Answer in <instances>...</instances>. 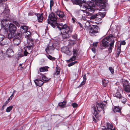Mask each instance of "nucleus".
Returning a JSON list of instances; mask_svg holds the SVG:
<instances>
[{
    "mask_svg": "<svg viewBox=\"0 0 130 130\" xmlns=\"http://www.w3.org/2000/svg\"><path fill=\"white\" fill-rule=\"evenodd\" d=\"M74 1L76 4L80 6H83V8H85V10H81L84 12L87 13L88 11L93 12L94 11L93 8L95 6L93 2L90 1L86 2L83 0H74Z\"/></svg>",
    "mask_w": 130,
    "mask_h": 130,
    "instance_id": "obj_1",
    "label": "nucleus"
},
{
    "mask_svg": "<svg viewBox=\"0 0 130 130\" xmlns=\"http://www.w3.org/2000/svg\"><path fill=\"white\" fill-rule=\"evenodd\" d=\"M61 31L62 37L63 39H67L69 38L68 33L72 31V29L66 24L62 23L59 24V26L57 27Z\"/></svg>",
    "mask_w": 130,
    "mask_h": 130,
    "instance_id": "obj_2",
    "label": "nucleus"
},
{
    "mask_svg": "<svg viewBox=\"0 0 130 130\" xmlns=\"http://www.w3.org/2000/svg\"><path fill=\"white\" fill-rule=\"evenodd\" d=\"M115 38L112 35H110L103 39L102 41V45L105 47H107L109 46V43L107 41L109 42L111 41L109 44L110 47L108 49L109 53L111 52L112 50L114 44L115 42Z\"/></svg>",
    "mask_w": 130,
    "mask_h": 130,
    "instance_id": "obj_3",
    "label": "nucleus"
},
{
    "mask_svg": "<svg viewBox=\"0 0 130 130\" xmlns=\"http://www.w3.org/2000/svg\"><path fill=\"white\" fill-rule=\"evenodd\" d=\"M105 106V104H103L102 103H97L96 104V106H93L94 112L93 113V120L95 122H96V120L95 118L97 119H98L99 118L98 113L97 111V109L99 112L103 110L104 113V108Z\"/></svg>",
    "mask_w": 130,
    "mask_h": 130,
    "instance_id": "obj_4",
    "label": "nucleus"
},
{
    "mask_svg": "<svg viewBox=\"0 0 130 130\" xmlns=\"http://www.w3.org/2000/svg\"><path fill=\"white\" fill-rule=\"evenodd\" d=\"M10 10L6 7L3 12V14L4 19H3L1 22V25L4 27H7L9 23L8 22L9 20H11L12 18L9 14Z\"/></svg>",
    "mask_w": 130,
    "mask_h": 130,
    "instance_id": "obj_5",
    "label": "nucleus"
},
{
    "mask_svg": "<svg viewBox=\"0 0 130 130\" xmlns=\"http://www.w3.org/2000/svg\"><path fill=\"white\" fill-rule=\"evenodd\" d=\"M57 19V16L54 13L51 12L48 16L47 19V23L50 24L54 28L57 27L59 26L56 22Z\"/></svg>",
    "mask_w": 130,
    "mask_h": 130,
    "instance_id": "obj_6",
    "label": "nucleus"
},
{
    "mask_svg": "<svg viewBox=\"0 0 130 130\" xmlns=\"http://www.w3.org/2000/svg\"><path fill=\"white\" fill-rule=\"evenodd\" d=\"M100 30L99 27L97 25H92L89 29V34L91 36H95L96 33L99 32Z\"/></svg>",
    "mask_w": 130,
    "mask_h": 130,
    "instance_id": "obj_7",
    "label": "nucleus"
},
{
    "mask_svg": "<svg viewBox=\"0 0 130 130\" xmlns=\"http://www.w3.org/2000/svg\"><path fill=\"white\" fill-rule=\"evenodd\" d=\"M22 33L21 31L17 33V45L19 44L22 39Z\"/></svg>",
    "mask_w": 130,
    "mask_h": 130,
    "instance_id": "obj_8",
    "label": "nucleus"
},
{
    "mask_svg": "<svg viewBox=\"0 0 130 130\" xmlns=\"http://www.w3.org/2000/svg\"><path fill=\"white\" fill-rule=\"evenodd\" d=\"M73 56L69 60L67 61L68 62H69L71 61H74L75 60L76 58V56L78 53V51L75 49L73 50Z\"/></svg>",
    "mask_w": 130,
    "mask_h": 130,
    "instance_id": "obj_9",
    "label": "nucleus"
},
{
    "mask_svg": "<svg viewBox=\"0 0 130 130\" xmlns=\"http://www.w3.org/2000/svg\"><path fill=\"white\" fill-rule=\"evenodd\" d=\"M9 31L15 32L16 30V27L13 23H10L9 24Z\"/></svg>",
    "mask_w": 130,
    "mask_h": 130,
    "instance_id": "obj_10",
    "label": "nucleus"
},
{
    "mask_svg": "<svg viewBox=\"0 0 130 130\" xmlns=\"http://www.w3.org/2000/svg\"><path fill=\"white\" fill-rule=\"evenodd\" d=\"M6 54L8 57L10 58L14 54V52L12 49L9 48L7 50Z\"/></svg>",
    "mask_w": 130,
    "mask_h": 130,
    "instance_id": "obj_11",
    "label": "nucleus"
},
{
    "mask_svg": "<svg viewBox=\"0 0 130 130\" xmlns=\"http://www.w3.org/2000/svg\"><path fill=\"white\" fill-rule=\"evenodd\" d=\"M55 49V48L53 44H50L45 49V51L47 53H49L51 51H52Z\"/></svg>",
    "mask_w": 130,
    "mask_h": 130,
    "instance_id": "obj_12",
    "label": "nucleus"
},
{
    "mask_svg": "<svg viewBox=\"0 0 130 130\" xmlns=\"http://www.w3.org/2000/svg\"><path fill=\"white\" fill-rule=\"evenodd\" d=\"M62 52L67 55H70L71 53L69 48L67 47H64L61 48Z\"/></svg>",
    "mask_w": 130,
    "mask_h": 130,
    "instance_id": "obj_13",
    "label": "nucleus"
},
{
    "mask_svg": "<svg viewBox=\"0 0 130 130\" xmlns=\"http://www.w3.org/2000/svg\"><path fill=\"white\" fill-rule=\"evenodd\" d=\"M34 82L37 86L41 87L43 84V82L41 80L38 79H37L34 80Z\"/></svg>",
    "mask_w": 130,
    "mask_h": 130,
    "instance_id": "obj_14",
    "label": "nucleus"
},
{
    "mask_svg": "<svg viewBox=\"0 0 130 130\" xmlns=\"http://www.w3.org/2000/svg\"><path fill=\"white\" fill-rule=\"evenodd\" d=\"M35 15H37V17L38 21L39 22H41L43 21V14H41L34 13Z\"/></svg>",
    "mask_w": 130,
    "mask_h": 130,
    "instance_id": "obj_15",
    "label": "nucleus"
},
{
    "mask_svg": "<svg viewBox=\"0 0 130 130\" xmlns=\"http://www.w3.org/2000/svg\"><path fill=\"white\" fill-rule=\"evenodd\" d=\"M104 14V13H101V12H99L98 14H93L92 15L90 18V19L91 20H93L94 19L96 18L99 15H102V16H101V17H104V16H103V14Z\"/></svg>",
    "mask_w": 130,
    "mask_h": 130,
    "instance_id": "obj_16",
    "label": "nucleus"
},
{
    "mask_svg": "<svg viewBox=\"0 0 130 130\" xmlns=\"http://www.w3.org/2000/svg\"><path fill=\"white\" fill-rule=\"evenodd\" d=\"M57 15L59 17L63 18L64 16V14L63 12L60 10H58L56 12Z\"/></svg>",
    "mask_w": 130,
    "mask_h": 130,
    "instance_id": "obj_17",
    "label": "nucleus"
},
{
    "mask_svg": "<svg viewBox=\"0 0 130 130\" xmlns=\"http://www.w3.org/2000/svg\"><path fill=\"white\" fill-rule=\"evenodd\" d=\"M27 45H29L30 46L33 45V40L31 38H28L27 39Z\"/></svg>",
    "mask_w": 130,
    "mask_h": 130,
    "instance_id": "obj_18",
    "label": "nucleus"
},
{
    "mask_svg": "<svg viewBox=\"0 0 130 130\" xmlns=\"http://www.w3.org/2000/svg\"><path fill=\"white\" fill-rule=\"evenodd\" d=\"M106 128L107 129L109 130H113V125L112 124L107 123H106Z\"/></svg>",
    "mask_w": 130,
    "mask_h": 130,
    "instance_id": "obj_19",
    "label": "nucleus"
},
{
    "mask_svg": "<svg viewBox=\"0 0 130 130\" xmlns=\"http://www.w3.org/2000/svg\"><path fill=\"white\" fill-rule=\"evenodd\" d=\"M9 33L8 35V38L9 39H11L14 37L15 35V32H13V31H9Z\"/></svg>",
    "mask_w": 130,
    "mask_h": 130,
    "instance_id": "obj_20",
    "label": "nucleus"
},
{
    "mask_svg": "<svg viewBox=\"0 0 130 130\" xmlns=\"http://www.w3.org/2000/svg\"><path fill=\"white\" fill-rule=\"evenodd\" d=\"M48 68L49 67L46 66L42 67L40 68L39 71L40 72L47 71H48Z\"/></svg>",
    "mask_w": 130,
    "mask_h": 130,
    "instance_id": "obj_21",
    "label": "nucleus"
},
{
    "mask_svg": "<svg viewBox=\"0 0 130 130\" xmlns=\"http://www.w3.org/2000/svg\"><path fill=\"white\" fill-rule=\"evenodd\" d=\"M18 56L17 57L18 58L19 57H21L23 56V55L21 54V52L22 51V48L20 47V46H18Z\"/></svg>",
    "mask_w": 130,
    "mask_h": 130,
    "instance_id": "obj_22",
    "label": "nucleus"
},
{
    "mask_svg": "<svg viewBox=\"0 0 130 130\" xmlns=\"http://www.w3.org/2000/svg\"><path fill=\"white\" fill-rule=\"evenodd\" d=\"M21 29L22 30L21 31L22 33H24L28 30V27L26 26H22L21 27Z\"/></svg>",
    "mask_w": 130,
    "mask_h": 130,
    "instance_id": "obj_23",
    "label": "nucleus"
},
{
    "mask_svg": "<svg viewBox=\"0 0 130 130\" xmlns=\"http://www.w3.org/2000/svg\"><path fill=\"white\" fill-rule=\"evenodd\" d=\"M124 89L126 92H130V86L128 84L125 85Z\"/></svg>",
    "mask_w": 130,
    "mask_h": 130,
    "instance_id": "obj_24",
    "label": "nucleus"
},
{
    "mask_svg": "<svg viewBox=\"0 0 130 130\" xmlns=\"http://www.w3.org/2000/svg\"><path fill=\"white\" fill-rule=\"evenodd\" d=\"M24 33L25 34V38L27 39L28 38H30L31 32H30L27 31Z\"/></svg>",
    "mask_w": 130,
    "mask_h": 130,
    "instance_id": "obj_25",
    "label": "nucleus"
},
{
    "mask_svg": "<svg viewBox=\"0 0 130 130\" xmlns=\"http://www.w3.org/2000/svg\"><path fill=\"white\" fill-rule=\"evenodd\" d=\"M60 68L58 67H57L56 68V72L54 74L56 75H59L60 74Z\"/></svg>",
    "mask_w": 130,
    "mask_h": 130,
    "instance_id": "obj_26",
    "label": "nucleus"
},
{
    "mask_svg": "<svg viewBox=\"0 0 130 130\" xmlns=\"http://www.w3.org/2000/svg\"><path fill=\"white\" fill-rule=\"evenodd\" d=\"M93 1H95L96 0H93ZM107 0H97V1L98 3L101 4V6L103 5L105 3H106Z\"/></svg>",
    "mask_w": 130,
    "mask_h": 130,
    "instance_id": "obj_27",
    "label": "nucleus"
},
{
    "mask_svg": "<svg viewBox=\"0 0 130 130\" xmlns=\"http://www.w3.org/2000/svg\"><path fill=\"white\" fill-rule=\"evenodd\" d=\"M113 111L114 112H120L121 111L120 109L118 107H115L113 109Z\"/></svg>",
    "mask_w": 130,
    "mask_h": 130,
    "instance_id": "obj_28",
    "label": "nucleus"
},
{
    "mask_svg": "<svg viewBox=\"0 0 130 130\" xmlns=\"http://www.w3.org/2000/svg\"><path fill=\"white\" fill-rule=\"evenodd\" d=\"M66 104V102H62L59 103L58 105L59 106H60L62 107H64Z\"/></svg>",
    "mask_w": 130,
    "mask_h": 130,
    "instance_id": "obj_29",
    "label": "nucleus"
},
{
    "mask_svg": "<svg viewBox=\"0 0 130 130\" xmlns=\"http://www.w3.org/2000/svg\"><path fill=\"white\" fill-rule=\"evenodd\" d=\"M27 48L28 50H29L28 51L31 52L33 49V46H30V45H27Z\"/></svg>",
    "mask_w": 130,
    "mask_h": 130,
    "instance_id": "obj_30",
    "label": "nucleus"
},
{
    "mask_svg": "<svg viewBox=\"0 0 130 130\" xmlns=\"http://www.w3.org/2000/svg\"><path fill=\"white\" fill-rule=\"evenodd\" d=\"M7 44L8 43L7 41L0 42V45L1 46H4V45H7Z\"/></svg>",
    "mask_w": 130,
    "mask_h": 130,
    "instance_id": "obj_31",
    "label": "nucleus"
},
{
    "mask_svg": "<svg viewBox=\"0 0 130 130\" xmlns=\"http://www.w3.org/2000/svg\"><path fill=\"white\" fill-rule=\"evenodd\" d=\"M115 95V96L119 99H120L121 97V95L119 92H116Z\"/></svg>",
    "mask_w": 130,
    "mask_h": 130,
    "instance_id": "obj_32",
    "label": "nucleus"
},
{
    "mask_svg": "<svg viewBox=\"0 0 130 130\" xmlns=\"http://www.w3.org/2000/svg\"><path fill=\"white\" fill-rule=\"evenodd\" d=\"M120 48L119 49L118 48H118L117 50V55L116 56H117V57H118L119 56V55L121 52V48H120Z\"/></svg>",
    "mask_w": 130,
    "mask_h": 130,
    "instance_id": "obj_33",
    "label": "nucleus"
},
{
    "mask_svg": "<svg viewBox=\"0 0 130 130\" xmlns=\"http://www.w3.org/2000/svg\"><path fill=\"white\" fill-rule=\"evenodd\" d=\"M12 106H10L8 107L6 110V111L7 112H9L12 109Z\"/></svg>",
    "mask_w": 130,
    "mask_h": 130,
    "instance_id": "obj_34",
    "label": "nucleus"
},
{
    "mask_svg": "<svg viewBox=\"0 0 130 130\" xmlns=\"http://www.w3.org/2000/svg\"><path fill=\"white\" fill-rule=\"evenodd\" d=\"M42 78L43 80L45 81H48L49 80V79L47 78V77L44 75H42Z\"/></svg>",
    "mask_w": 130,
    "mask_h": 130,
    "instance_id": "obj_35",
    "label": "nucleus"
},
{
    "mask_svg": "<svg viewBox=\"0 0 130 130\" xmlns=\"http://www.w3.org/2000/svg\"><path fill=\"white\" fill-rule=\"evenodd\" d=\"M127 100V99L124 97H122L121 99V101L123 103L125 104Z\"/></svg>",
    "mask_w": 130,
    "mask_h": 130,
    "instance_id": "obj_36",
    "label": "nucleus"
},
{
    "mask_svg": "<svg viewBox=\"0 0 130 130\" xmlns=\"http://www.w3.org/2000/svg\"><path fill=\"white\" fill-rule=\"evenodd\" d=\"M22 64H20V66L18 67V71H20L22 70L23 68L22 67Z\"/></svg>",
    "mask_w": 130,
    "mask_h": 130,
    "instance_id": "obj_37",
    "label": "nucleus"
},
{
    "mask_svg": "<svg viewBox=\"0 0 130 130\" xmlns=\"http://www.w3.org/2000/svg\"><path fill=\"white\" fill-rule=\"evenodd\" d=\"M47 57L48 58L52 60H55V58L53 57L50 55H48V56H47Z\"/></svg>",
    "mask_w": 130,
    "mask_h": 130,
    "instance_id": "obj_38",
    "label": "nucleus"
},
{
    "mask_svg": "<svg viewBox=\"0 0 130 130\" xmlns=\"http://www.w3.org/2000/svg\"><path fill=\"white\" fill-rule=\"evenodd\" d=\"M5 36L4 35L0 34V41H2L4 38Z\"/></svg>",
    "mask_w": 130,
    "mask_h": 130,
    "instance_id": "obj_39",
    "label": "nucleus"
},
{
    "mask_svg": "<svg viewBox=\"0 0 130 130\" xmlns=\"http://www.w3.org/2000/svg\"><path fill=\"white\" fill-rule=\"evenodd\" d=\"M109 70L112 74L114 73V69L111 67H110L109 68Z\"/></svg>",
    "mask_w": 130,
    "mask_h": 130,
    "instance_id": "obj_40",
    "label": "nucleus"
},
{
    "mask_svg": "<svg viewBox=\"0 0 130 130\" xmlns=\"http://www.w3.org/2000/svg\"><path fill=\"white\" fill-rule=\"evenodd\" d=\"M72 105L73 108L77 107L78 106V104L76 103H74L72 104Z\"/></svg>",
    "mask_w": 130,
    "mask_h": 130,
    "instance_id": "obj_41",
    "label": "nucleus"
},
{
    "mask_svg": "<svg viewBox=\"0 0 130 130\" xmlns=\"http://www.w3.org/2000/svg\"><path fill=\"white\" fill-rule=\"evenodd\" d=\"M125 44H126V42L124 40V41H122L121 42V44H120V48H121V44L123 45H125Z\"/></svg>",
    "mask_w": 130,
    "mask_h": 130,
    "instance_id": "obj_42",
    "label": "nucleus"
},
{
    "mask_svg": "<svg viewBox=\"0 0 130 130\" xmlns=\"http://www.w3.org/2000/svg\"><path fill=\"white\" fill-rule=\"evenodd\" d=\"M7 1V0H0V6L3 4L4 2Z\"/></svg>",
    "mask_w": 130,
    "mask_h": 130,
    "instance_id": "obj_43",
    "label": "nucleus"
},
{
    "mask_svg": "<svg viewBox=\"0 0 130 130\" xmlns=\"http://www.w3.org/2000/svg\"><path fill=\"white\" fill-rule=\"evenodd\" d=\"M90 48H91V50H92V51H93L94 53H96V50L95 49V47H92V48L91 47H90Z\"/></svg>",
    "mask_w": 130,
    "mask_h": 130,
    "instance_id": "obj_44",
    "label": "nucleus"
},
{
    "mask_svg": "<svg viewBox=\"0 0 130 130\" xmlns=\"http://www.w3.org/2000/svg\"><path fill=\"white\" fill-rule=\"evenodd\" d=\"M85 82L84 81H83L80 84L79 86L78 87H81L85 83Z\"/></svg>",
    "mask_w": 130,
    "mask_h": 130,
    "instance_id": "obj_45",
    "label": "nucleus"
},
{
    "mask_svg": "<svg viewBox=\"0 0 130 130\" xmlns=\"http://www.w3.org/2000/svg\"><path fill=\"white\" fill-rule=\"evenodd\" d=\"M83 81H84L86 82L87 79L86 75V74H85L84 75L83 77Z\"/></svg>",
    "mask_w": 130,
    "mask_h": 130,
    "instance_id": "obj_46",
    "label": "nucleus"
},
{
    "mask_svg": "<svg viewBox=\"0 0 130 130\" xmlns=\"http://www.w3.org/2000/svg\"><path fill=\"white\" fill-rule=\"evenodd\" d=\"M98 42H96L95 43H93V47H96L97 45V44H98Z\"/></svg>",
    "mask_w": 130,
    "mask_h": 130,
    "instance_id": "obj_47",
    "label": "nucleus"
},
{
    "mask_svg": "<svg viewBox=\"0 0 130 130\" xmlns=\"http://www.w3.org/2000/svg\"><path fill=\"white\" fill-rule=\"evenodd\" d=\"M74 65V63L72 62L71 63H69V64H68V66L69 67H70L72 66L73 65Z\"/></svg>",
    "mask_w": 130,
    "mask_h": 130,
    "instance_id": "obj_48",
    "label": "nucleus"
},
{
    "mask_svg": "<svg viewBox=\"0 0 130 130\" xmlns=\"http://www.w3.org/2000/svg\"><path fill=\"white\" fill-rule=\"evenodd\" d=\"M24 55L25 56H27L28 53L26 51H25L24 52Z\"/></svg>",
    "mask_w": 130,
    "mask_h": 130,
    "instance_id": "obj_49",
    "label": "nucleus"
},
{
    "mask_svg": "<svg viewBox=\"0 0 130 130\" xmlns=\"http://www.w3.org/2000/svg\"><path fill=\"white\" fill-rule=\"evenodd\" d=\"M4 31H5V35L6 34H7L8 33V31L7 28L6 29L5 28H4Z\"/></svg>",
    "mask_w": 130,
    "mask_h": 130,
    "instance_id": "obj_50",
    "label": "nucleus"
},
{
    "mask_svg": "<svg viewBox=\"0 0 130 130\" xmlns=\"http://www.w3.org/2000/svg\"><path fill=\"white\" fill-rule=\"evenodd\" d=\"M78 25L80 27L82 28L83 27V25L81 24L79 22H78Z\"/></svg>",
    "mask_w": 130,
    "mask_h": 130,
    "instance_id": "obj_51",
    "label": "nucleus"
},
{
    "mask_svg": "<svg viewBox=\"0 0 130 130\" xmlns=\"http://www.w3.org/2000/svg\"><path fill=\"white\" fill-rule=\"evenodd\" d=\"M8 102H8V101H6L3 105V106H5L8 104Z\"/></svg>",
    "mask_w": 130,
    "mask_h": 130,
    "instance_id": "obj_52",
    "label": "nucleus"
},
{
    "mask_svg": "<svg viewBox=\"0 0 130 130\" xmlns=\"http://www.w3.org/2000/svg\"><path fill=\"white\" fill-rule=\"evenodd\" d=\"M16 36H15L13 39V42L14 43V42H15V41L16 40Z\"/></svg>",
    "mask_w": 130,
    "mask_h": 130,
    "instance_id": "obj_53",
    "label": "nucleus"
},
{
    "mask_svg": "<svg viewBox=\"0 0 130 130\" xmlns=\"http://www.w3.org/2000/svg\"><path fill=\"white\" fill-rule=\"evenodd\" d=\"M13 96V94H12L11 96L9 98H10V100H11L12 99V97Z\"/></svg>",
    "mask_w": 130,
    "mask_h": 130,
    "instance_id": "obj_54",
    "label": "nucleus"
},
{
    "mask_svg": "<svg viewBox=\"0 0 130 130\" xmlns=\"http://www.w3.org/2000/svg\"><path fill=\"white\" fill-rule=\"evenodd\" d=\"M104 81H105L103 80L102 81V82L103 83V86L105 87L106 86V84H105V82H104Z\"/></svg>",
    "mask_w": 130,
    "mask_h": 130,
    "instance_id": "obj_55",
    "label": "nucleus"
},
{
    "mask_svg": "<svg viewBox=\"0 0 130 130\" xmlns=\"http://www.w3.org/2000/svg\"><path fill=\"white\" fill-rule=\"evenodd\" d=\"M34 13H29V15H34Z\"/></svg>",
    "mask_w": 130,
    "mask_h": 130,
    "instance_id": "obj_56",
    "label": "nucleus"
},
{
    "mask_svg": "<svg viewBox=\"0 0 130 130\" xmlns=\"http://www.w3.org/2000/svg\"><path fill=\"white\" fill-rule=\"evenodd\" d=\"M5 106H3H3L2 107V108H1V110H4V107H5Z\"/></svg>",
    "mask_w": 130,
    "mask_h": 130,
    "instance_id": "obj_57",
    "label": "nucleus"
},
{
    "mask_svg": "<svg viewBox=\"0 0 130 130\" xmlns=\"http://www.w3.org/2000/svg\"><path fill=\"white\" fill-rule=\"evenodd\" d=\"M128 20V21L129 22V23H130V17L129 18Z\"/></svg>",
    "mask_w": 130,
    "mask_h": 130,
    "instance_id": "obj_58",
    "label": "nucleus"
},
{
    "mask_svg": "<svg viewBox=\"0 0 130 130\" xmlns=\"http://www.w3.org/2000/svg\"><path fill=\"white\" fill-rule=\"evenodd\" d=\"M86 24H88V26H90V23H89V22H87V23H86Z\"/></svg>",
    "mask_w": 130,
    "mask_h": 130,
    "instance_id": "obj_59",
    "label": "nucleus"
},
{
    "mask_svg": "<svg viewBox=\"0 0 130 130\" xmlns=\"http://www.w3.org/2000/svg\"><path fill=\"white\" fill-rule=\"evenodd\" d=\"M10 100V98H9L7 100V101H8V102H9V100Z\"/></svg>",
    "mask_w": 130,
    "mask_h": 130,
    "instance_id": "obj_60",
    "label": "nucleus"
},
{
    "mask_svg": "<svg viewBox=\"0 0 130 130\" xmlns=\"http://www.w3.org/2000/svg\"><path fill=\"white\" fill-rule=\"evenodd\" d=\"M52 1H50V6L51 7V3H52Z\"/></svg>",
    "mask_w": 130,
    "mask_h": 130,
    "instance_id": "obj_61",
    "label": "nucleus"
},
{
    "mask_svg": "<svg viewBox=\"0 0 130 130\" xmlns=\"http://www.w3.org/2000/svg\"><path fill=\"white\" fill-rule=\"evenodd\" d=\"M77 62V61H75L73 62L74 63V64L75 63H76Z\"/></svg>",
    "mask_w": 130,
    "mask_h": 130,
    "instance_id": "obj_62",
    "label": "nucleus"
},
{
    "mask_svg": "<svg viewBox=\"0 0 130 130\" xmlns=\"http://www.w3.org/2000/svg\"><path fill=\"white\" fill-rule=\"evenodd\" d=\"M18 24H19L17 22V26H18Z\"/></svg>",
    "mask_w": 130,
    "mask_h": 130,
    "instance_id": "obj_63",
    "label": "nucleus"
},
{
    "mask_svg": "<svg viewBox=\"0 0 130 130\" xmlns=\"http://www.w3.org/2000/svg\"><path fill=\"white\" fill-rule=\"evenodd\" d=\"M104 102H105V103L106 104L107 103V101H104Z\"/></svg>",
    "mask_w": 130,
    "mask_h": 130,
    "instance_id": "obj_64",
    "label": "nucleus"
}]
</instances>
